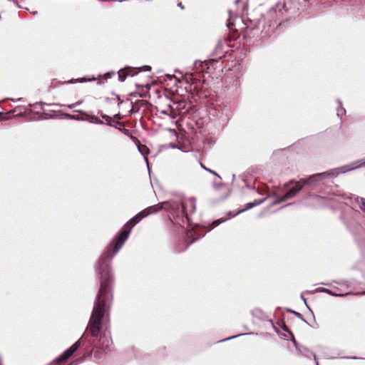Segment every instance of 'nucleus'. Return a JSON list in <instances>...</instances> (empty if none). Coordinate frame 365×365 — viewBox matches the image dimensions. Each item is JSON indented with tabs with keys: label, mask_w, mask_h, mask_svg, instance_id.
<instances>
[{
	"label": "nucleus",
	"mask_w": 365,
	"mask_h": 365,
	"mask_svg": "<svg viewBox=\"0 0 365 365\" xmlns=\"http://www.w3.org/2000/svg\"><path fill=\"white\" fill-rule=\"evenodd\" d=\"M235 4L237 6V14L235 16V20H241L239 16L244 14L247 10V0H236Z\"/></svg>",
	"instance_id": "0eeeda50"
},
{
	"label": "nucleus",
	"mask_w": 365,
	"mask_h": 365,
	"mask_svg": "<svg viewBox=\"0 0 365 365\" xmlns=\"http://www.w3.org/2000/svg\"><path fill=\"white\" fill-rule=\"evenodd\" d=\"M195 240V239L192 240L190 242V244H191V243H192Z\"/></svg>",
	"instance_id": "72a5a7b5"
},
{
	"label": "nucleus",
	"mask_w": 365,
	"mask_h": 365,
	"mask_svg": "<svg viewBox=\"0 0 365 365\" xmlns=\"http://www.w3.org/2000/svg\"><path fill=\"white\" fill-rule=\"evenodd\" d=\"M163 208L164 205H168V209L176 214L177 216H181L180 207L179 205H182V200L181 202L172 201V202H163L160 203Z\"/></svg>",
	"instance_id": "423d86ee"
},
{
	"label": "nucleus",
	"mask_w": 365,
	"mask_h": 365,
	"mask_svg": "<svg viewBox=\"0 0 365 365\" xmlns=\"http://www.w3.org/2000/svg\"><path fill=\"white\" fill-rule=\"evenodd\" d=\"M348 359L354 360V361H365V359L363 358H349Z\"/></svg>",
	"instance_id": "393cba45"
},
{
	"label": "nucleus",
	"mask_w": 365,
	"mask_h": 365,
	"mask_svg": "<svg viewBox=\"0 0 365 365\" xmlns=\"http://www.w3.org/2000/svg\"><path fill=\"white\" fill-rule=\"evenodd\" d=\"M200 63L202 66V69H205V68H209V67H210V61H205V62H200Z\"/></svg>",
	"instance_id": "aec40b11"
},
{
	"label": "nucleus",
	"mask_w": 365,
	"mask_h": 365,
	"mask_svg": "<svg viewBox=\"0 0 365 365\" xmlns=\"http://www.w3.org/2000/svg\"><path fill=\"white\" fill-rule=\"evenodd\" d=\"M98 114L103 119L106 120V125H110V126L113 125L111 123V118L109 115H107L103 114V113H100V112L98 113Z\"/></svg>",
	"instance_id": "2eb2a0df"
},
{
	"label": "nucleus",
	"mask_w": 365,
	"mask_h": 365,
	"mask_svg": "<svg viewBox=\"0 0 365 365\" xmlns=\"http://www.w3.org/2000/svg\"><path fill=\"white\" fill-rule=\"evenodd\" d=\"M2 362H3V361H2V359H1V358L0 357V365H1Z\"/></svg>",
	"instance_id": "f704fd0d"
},
{
	"label": "nucleus",
	"mask_w": 365,
	"mask_h": 365,
	"mask_svg": "<svg viewBox=\"0 0 365 365\" xmlns=\"http://www.w3.org/2000/svg\"><path fill=\"white\" fill-rule=\"evenodd\" d=\"M77 111L84 115V120H86V121H88L91 123H94V124H103V122L96 115H90L88 113L82 111V110H77Z\"/></svg>",
	"instance_id": "1a4fd4ad"
},
{
	"label": "nucleus",
	"mask_w": 365,
	"mask_h": 365,
	"mask_svg": "<svg viewBox=\"0 0 365 365\" xmlns=\"http://www.w3.org/2000/svg\"><path fill=\"white\" fill-rule=\"evenodd\" d=\"M233 18H234V14H233L232 11H229V18H228L227 24V27L231 28L232 26L235 25V22L232 20Z\"/></svg>",
	"instance_id": "4468645a"
},
{
	"label": "nucleus",
	"mask_w": 365,
	"mask_h": 365,
	"mask_svg": "<svg viewBox=\"0 0 365 365\" xmlns=\"http://www.w3.org/2000/svg\"><path fill=\"white\" fill-rule=\"evenodd\" d=\"M294 312L295 315L297 316V317H299V318H300L302 320H303L304 322H307L303 319V317H302V315H301L299 313L296 312Z\"/></svg>",
	"instance_id": "b1692460"
},
{
	"label": "nucleus",
	"mask_w": 365,
	"mask_h": 365,
	"mask_svg": "<svg viewBox=\"0 0 365 365\" xmlns=\"http://www.w3.org/2000/svg\"><path fill=\"white\" fill-rule=\"evenodd\" d=\"M115 118H118V119H120V115L117 114L114 115Z\"/></svg>",
	"instance_id": "c756f323"
},
{
	"label": "nucleus",
	"mask_w": 365,
	"mask_h": 365,
	"mask_svg": "<svg viewBox=\"0 0 365 365\" xmlns=\"http://www.w3.org/2000/svg\"><path fill=\"white\" fill-rule=\"evenodd\" d=\"M302 189V185H296L290 188L282 197H278L273 202V205L279 204L294 197Z\"/></svg>",
	"instance_id": "39448f33"
},
{
	"label": "nucleus",
	"mask_w": 365,
	"mask_h": 365,
	"mask_svg": "<svg viewBox=\"0 0 365 365\" xmlns=\"http://www.w3.org/2000/svg\"><path fill=\"white\" fill-rule=\"evenodd\" d=\"M138 71H135V68L128 67L125 68H122L118 71V78L120 81H124L127 76H135L137 74Z\"/></svg>",
	"instance_id": "6e6552de"
},
{
	"label": "nucleus",
	"mask_w": 365,
	"mask_h": 365,
	"mask_svg": "<svg viewBox=\"0 0 365 365\" xmlns=\"http://www.w3.org/2000/svg\"><path fill=\"white\" fill-rule=\"evenodd\" d=\"M207 171H209L210 173H212L213 175H215L217 176L218 178H220V176L218 175V174H217L216 172H215L214 170H210V169H208V170H207Z\"/></svg>",
	"instance_id": "bb28decb"
},
{
	"label": "nucleus",
	"mask_w": 365,
	"mask_h": 365,
	"mask_svg": "<svg viewBox=\"0 0 365 365\" xmlns=\"http://www.w3.org/2000/svg\"><path fill=\"white\" fill-rule=\"evenodd\" d=\"M112 344V339L110 336L103 334L99 339V346L102 349L106 350L110 348Z\"/></svg>",
	"instance_id": "9d476101"
},
{
	"label": "nucleus",
	"mask_w": 365,
	"mask_h": 365,
	"mask_svg": "<svg viewBox=\"0 0 365 365\" xmlns=\"http://www.w3.org/2000/svg\"><path fill=\"white\" fill-rule=\"evenodd\" d=\"M163 209L161 204H157L150 206L138 212L135 217L131 218L126 224V226L130 225L129 230H123L116 239L113 253L109 250L106 251L100 257L98 262V270L101 275V287L94 302L93 312L91 316L88 329L91 331L92 336H97L101 331L102 319L106 313V304L111 299L112 294L110 291V282L112 279L110 268L108 263L113 257L122 247L124 242L128 239L131 228L138 223L143 218L158 212Z\"/></svg>",
	"instance_id": "f257e3e1"
},
{
	"label": "nucleus",
	"mask_w": 365,
	"mask_h": 365,
	"mask_svg": "<svg viewBox=\"0 0 365 365\" xmlns=\"http://www.w3.org/2000/svg\"><path fill=\"white\" fill-rule=\"evenodd\" d=\"M78 80H71V81H69V83H74V82H76L78 81Z\"/></svg>",
	"instance_id": "7c9ffc66"
},
{
	"label": "nucleus",
	"mask_w": 365,
	"mask_h": 365,
	"mask_svg": "<svg viewBox=\"0 0 365 365\" xmlns=\"http://www.w3.org/2000/svg\"><path fill=\"white\" fill-rule=\"evenodd\" d=\"M361 167H365V158L337 168L329 170L324 173L312 175L307 179H301L300 182H302L304 185H312L323 179L327 178H334L340 173H346L349 171L356 170Z\"/></svg>",
	"instance_id": "f03ea898"
},
{
	"label": "nucleus",
	"mask_w": 365,
	"mask_h": 365,
	"mask_svg": "<svg viewBox=\"0 0 365 365\" xmlns=\"http://www.w3.org/2000/svg\"><path fill=\"white\" fill-rule=\"evenodd\" d=\"M200 167L205 170H208L209 168H207L202 163H200Z\"/></svg>",
	"instance_id": "cd10ccee"
},
{
	"label": "nucleus",
	"mask_w": 365,
	"mask_h": 365,
	"mask_svg": "<svg viewBox=\"0 0 365 365\" xmlns=\"http://www.w3.org/2000/svg\"><path fill=\"white\" fill-rule=\"evenodd\" d=\"M178 6H179L181 9H183V8H184L181 3H180V4H178Z\"/></svg>",
	"instance_id": "473e14b6"
},
{
	"label": "nucleus",
	"mask_w": 365,
	"mask_h": 365,
	"mask_svg": "<svg viewBox=\"0 0 365 365\" xmlns=\"http://www.w3.org/2000/svg\"><path fill=\"white\" fill-rule=\"evenodd\" d=\"M179 207H180L181 217H185L189 220V215L195 211V200L192 197L184 199L182 205H179Z\"/></svg>",
	"instance_id": "7ed1b4c3"
},
{
	"label": "nucleus",
	"mask_w": 365,
	"mask_h": 365,
	"mask_svg": "<svg viewBox=\"0 0 365 365\" xmlns=\"http://www.w3.org/2000/svg\"><path fill=\"white\" fill-rule=\"evenodd\" d=\"M160 113L163 115H168L172 118H175L176 117V113L174 112V109L170 104L168 105V108L166 109L162 110Z\"/></svg>",
	"instance_id": "f8f14e48"
},
{
	"label": "nucleus",
	"mask_w": 365,
	"mask_h": 365,
	"mask_svg": "<svg viewBox=\"0 0 365 365\" xmlns=\"http://www.w3.org/2000/svg\"><path fill=\"white\" fill-rule=\"evenodd\" d=\"M338 103L339 107L337 108L336 114L338 116L341 117L345 113V109L342 108L341 102L339 100H338Z\"/></svg>",
	"instance_id": "dca6fc26"
},
{
	"label": "nucleus",
	"mask_w": 365,
	"mask_h": 365,
	"mask_svg": "<svg viewBox=\"0 0 365 365\" xmlns=\"http://www.w3.org/2000/svg\"><path fill=\"white\" fill-rule=\"evenodd\" d=\"M360 200V209L365 213V198L361 197Z\"/></svg>",
	"instance_id": "a211bd4d"
},
{
	"label": "nucleus",
	"mask_w": 365,
	"mask_h": 365,
	"mask_svg": "<svg viewBox=\"0 0 365 365\" xmlns=\"http://www.w3.org/2000/svg\"><path fill=\"white\" fill-rule=\"evenodd\" d=\"M302 299L304 300L305 304L307 306V302H306V299L304 298V297H302Z\"/></svg>",
	"instance_id": "2f4dec72"
},
{
	"label": "nucleus",
	"mask_w": 365,
	"mask_h": 365,
	"mask_svg": "<svg viewBox=\"0 0 365 365\" xmlns=\"http://www.w3.org/2000/svg\"><path fill=\"white\" fill-rule=\"evenodd\" d=\"M1 115V113H0V115Z\"/></svg>",
	"instance_id": "e433bc0d"
},
{
	"label": "nucleus",
	"mask_w": 365,
	"mask_h": 365,
	"mask_svg": "<svg viewBox=\"0 0 365 365\" xmlns=\"http://www.w3.org/2000/svg\"><path fill=\"white\" fill-rule=\"evenodd\" d=\"M83 81H86V79H83V81H80L79 82H80V83H82V82H83Z\"/></svg>",
	"instance_id": "c9c22d12"
},
{
	"label": "nucleus",
	"mask_w": 365,
	"mask_h": 365,
	"mask_svg": "<svg viewBox=\"0 0 365 365\" xmlns=\"http://www.w3.org/2000/svg\"><path fill=\"white\" fill-rule=\"evenodd\" d=\"M81 103H82V101H78V102H76V103H75L71 104V105H69V106H68V108H74L76 106L81 104Z\"/></svg>",
	"instance_id": "4be33fe9"
},
{
	"label": "nucleus",
	"mask_w": 365,
	"mask_h": 365,
	"mask_svg": "<svg viewBox=\"0 0 365 365\" xmlns=\"http://www.w3.org/2000/svg\"><path fill=\"white\" fill-rule=\"evenodd\" d=\"M142 68H143V67L139 68L138 69H139V71H141ZM143 68L145 71H150V69H151L150 66H143Z\"/></svg>",
	"instance_id": "5701e85b"
},
{
	"label": "nucleus",
	"mask_w": 365,
	"mask_h": 365,
	"mask_svg": "<svg viewBox=\"0 0 365 365\" xmlns=\"http://www.w3.org/2000/svg\"><path fill=\"white\" fill-rule=\"evenodd\" d=\"M138 149L139 152L144 156H145L148 153V149L145 146H143V147L138 146ZM145 160L146 162L148 169L149 170V163H148V159L147 157H145Z\"/></svg>",
	"instance_id": "ddd939ff"
},
{
	"label": "nucleus",
	"mask_w": 365,
	"mask_h": 365,
	"mask_svg": "<svg viewBox=\"0 0 365 365\" xmlns=\"http://www.w3.org/2000/svg\"><path fill=\"white\" fill-rule=\"evenodd\" d=\"M80 345H81L80 340L76 341L71 347L67 349L62 354H61L58 357L56 358L54 360V362L61 363V362L66 361L79 348Z\"/></svg>",
	"instance_id": "20e7f679"
},
{
	"label": "nucleus",
	"mask_w": 365,
	"mask_h": 365,
	"mask_svg": "<svg viewBox=\"0 0 365 365\" xmlns=\"http://www.w3.org/2000/svg\"><path fill=\"white\" fill-rule=\"evenodd\" d=\"M265 200H266V198H263L261 200H255L252 202H249V203L246 204L245 208L244 210H241L240 212H243L247 210H250L257 205H259L262 204V202H264Z\"/></svg>",
	"instance_id": "9b49d317"
},
{
	"label": "nucleus",
	"mask_w": 365,
	"mask_h": 365,
	"mask_svg": "<svg viewBox=\"0 0 365 365\" xmlns=\"http://www.w3.org/2000/svg\"><path fill=\"white\" fill-rule=\"evenodd\" d=\"M292 182H293V181H290V182H287V183H286V184L284 185V187H288L289 184L292 183Z\"/></svg>",
	"instance_id": "c85d7f7f"
},
{
	"label": "nucleus",
	"mask_w": 365,
	"mask_h": 365,
	"mask_svg": "<svg viewBox=\"0 0 365 365\" xmlns=\"http://www.w3.org/2000/svg\"><path fill=\"white\" fill-rule=\"evenodd\" d=\"M222 221H220V220H215L212 222V228H214L217 226H218Z\"/></svg>",
	"instance_id": "412c9836"
},
{
	"label": "nucleus",
	"mask_w": 365,
	"mask_h": 365,
	"mask_svg": "<svg viewBox=\"0 0 365 365\" xmlns=\"http://www.w3.org/2000/svg\"><path fill=\"white\" fill-rule=\"evenodd\" d=\"M241 335H242V334H238V335H235V336H230V337H228V338H227V339H224L223 341L230 340V339H232L236 338V337H237V336H241Z\"/></svg>",
	"instance_id": "a878e982"
},
{
	"label": "nucleus",
	"mask_w": 365,
	"mask_h": 365,
	"mask_svg": "<svg viewBox=\"0 0 365 365\" xmlns=\"http://www.w3.org/2000/svg\"><path fill=\"white\" fill-rule=\"evenodd\" d=\"M68 118L71 119L76 120H84V117H80L78 115H68Z\"/></svg>",
	"instance_id": "6ab92c4d"
},
{
	"label": "nucleus",
	"mask_w": 365,
	"mask_h": 365,
	"mask_svg": "<svg viewBox=\"0 0 365 365\" xmlns=\"http://www.w3.org/2000/svg\"><path fill=\"white\" fill-rule=\"evenodd\" d=\"M324 291L326 292L327 293L329 294L330 295L336 296V297H344V296H346V295L349 294V293H346V294H336V293L332 292L331 291H330L329 289H324Z\"/></svg>",
	"instance_id": "f3484780"
}]
</instances>
